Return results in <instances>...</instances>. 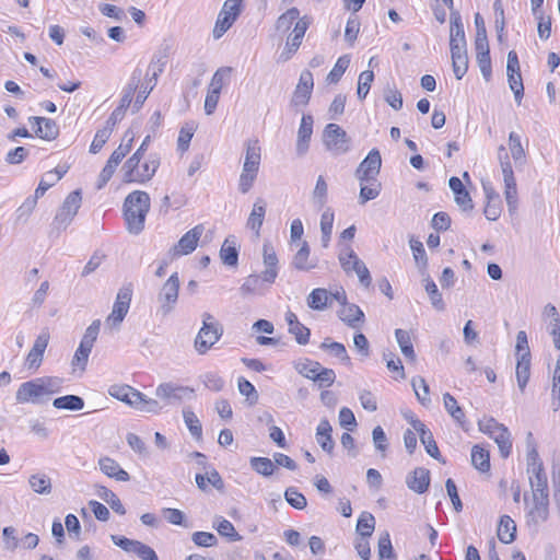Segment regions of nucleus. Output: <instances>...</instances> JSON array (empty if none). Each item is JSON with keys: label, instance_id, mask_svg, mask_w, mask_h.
I'll return each instance as SVG.
<instances>
[{"label": "nucleus", "instance_id": "obj_59", "mask_svg": "<svg viewBox=\"0 0 560 560\" xmlns=\"http://www.w3.org/2000/svg\"><path fill=\"white\" fill-rule=\"evenodd\" d=\"M101 327V320L95 319L91 323V325L85 329V332L80 341V346H83L90 350H92L94 342L97 339Z\"/></svg>", "mask_w": 560, "mask_h": 560}, {"label": "nucleus", "instance_id": "obj_22", "mask_svg": "<svg viewBox=\"0 0 560 560\" xmlns=\"http://www.w3.org/2000/svg\"><path fill=\"white\" fill-rule=\"evenodd\" d=\"M262 256L266 266V269L262 271V279L268 284H272L278 276V257L269 243L264 244Z\"/></svg>", "mask_w": 560, "mask_h": 560}, {"label": "nucleus", "instance_id": "obj_19", "mask_svg": "<svg viewBox=\"0 0 560 560\" xmlns=\"http://www.w3.org/2000/svg\"><path fill=\"white\" fill-rule=\"evenodd\" d=\"M49 342V332L44 330L42 331L37 338L35 339V342L30 350L27 357H26V365L28 369L37 370L43 361L44 352L48 346Z\"/></svg>", "mask_w": 560, "mask_h": 560}, {"label": "nucleus", "instance_id": "obj_4", "mask_svg": "<svg viewBox=\"0 0 560 560\" xmlns=\"http://www.w3.org/2000/svg\"><path fill=\"white\" fill-rule=\"evenodd\" d=\"M527 474L529 476V483L533 497H549L547 475L544 470V465L539 458L536 444L533 439L532 432L527 433Z\"/></svg>", "mask_w": 560, "mask_h": 560}, {"label": "nucleus", "instance_id": "obj_35", "mask_svg": "<svg viewBox=\"0 0 560 560\" xmlns=\"http://www.w3.org/2000/svg\"><path fill=\"white\" fill-rule=\"evenodd\" d=\"M52 406L56 409H65L70 411L82 410L84 407V400L82 397L77 395H66L57 397L52 400Z\"/></svg>", "mask_w": 560, "mask_h": 560}, {"label": "nucleus", "instance_id": "obj_26", "mask_svg": "<svg viewBox=\"0 0 560 560\" xmlns=\"http://www.w3.org/2000/svg\"><path fill=\"white\" fill-rule=\"evenodd\" d=\"M266 215V201L262 198H257L253 205L252 212L246 222V226L254 231L258 236L260 233V229L264 223V219Z\"/></svg>", "mask_w": 560, "mask_h": 560}, {"label": "nucleus", "instance_id": "obj_15", "mask_svg": "<svg viewBox=\"0 0 560 560\" xmlns=\"http://www.w3.org/2000/svg\"><path fill=\"white\" fill-rule=\"evenodd\" d=\"M223 335L222 325L208 326L206 323L199 329L195 338V349L199 354H205L215 345Z\"/></svg>", "mask_w": 560, "mask_h": 560}, {"label": "nucleus", "instance_id": "obj_58", "mask_svg": "<svg viewBox=\"0 0 560 560\" xmlns=\"http://www.w3.org/2000/svg\"><path fill=\"white\" fill-rule=\"evenodd\" d=\"M232 72L231 67H222L219 68L214 74L212 75L209 90H215L221 93L222 88L229 81L230 74Z\"/></svg>", "mask_w": 560, "mask_h": 560}, {"label": "nucleus", "instance_id": "obj_24", "mask_svg": "<svg viewBox=\"0 0 560 560\" xmlns=\"http://www.w3.org/2000/svg\"><path fill=\"white\" fill-rule=\"evenodd\" d=\"M408 488L416 493H424L430 485V471L427 468L418 467L406 478Z\"/></svg>", "mask_w": 560, "mask_h": 560}, {"label": "nucleus", "instance_id": "obj_33", "mask_svg": "<svg viewBox=\"0 0 560 560\" xmlns=\"http://www.w3.org/2000/svg\"><path fill=\"white\" fill-rule=\"evenodd\" d=\"M498 444L499 452L503 458L510 456L512 451V440L509 429L503 425L490 436Z\"/></svg>", "mask_w": 560, "mask_h": 560}, {"label": "nucleus", "instance_id": "obj_31", "mask_svg": "<svg viewBox=\"0 0 560 560\" xmlns=\"http://www.w3.org/2000/svg\"><path fill=\"white\" fill-rule=\"evenodd\" d=\"M515 522L509 515L501 516L498 525V538L500 541L503 544H511L515 539Z\"/></svg>", "mask_w": 560, "mask_h": 560}, {"label": "nucleus", "instance_id": "obj_1", "mask_svg": "<svg viewBox=\"0 0 560 560\" xmlns=\"http://www.w3.org/2000/svg\"><path fill=\"white\" fill-rule=\"evenodd\" d=\"M154 398L147 396L144 412L160 415L164 409L179 407L195 398V389L177 382L168 381L159 384Z\"/></svg>", "mask_w": 560, "mask_h": 560}, {"label": "nucleus", "instance_id": "obj_39", "mask_svg": "<svg viewBox=\"0 0 560 560\" xmlns=\"http://www.w3.org/2000/svg\"><path fill=\"white\" fill-rule=\"evenodd\" d=\"M217 532L230 541H240L242 536L235 530L234 525L222 516H217L213 522Z\"/></svg>", "mask_w": 560, "mask_h": 560}, {"label": "nucleus", "instance_id": "obj_34", "mask_svg": "<svg viewBox=\"0 0 560 560\" xmlns=\"http://www.w3.org/2000/svg\"><path fill=\"white\" fill-rule=\"evenodd\" d=\"M335 214L330 208H327L320 217L322 245L327 248L332 234Z\"/></svg>", "mask_w": 560, "mask_h": 560}, {"label": "nucleus", "instance_id": "obj_6", "mask_svg": "<svg viewBox=\"0 0 560 560\" xmlns=\"http://www.w3.org/2000/svg\"><path fill=\"white\" fill-rule=\"evenodd\" d=\"M160 164L161 159L158 153L149 154L141 165L140 162H137V164L129 166L128 159L122 165V180L124 183L144 184L154 176Z\"/></svg>", "mask_w": 560, "mask_h": 560}, {"label": "nucleus", "instance_id": "obj_16", "mask_svg": "<svg viewBox=\"0 0 560 560\" xmlns=\"http://www.w3.org/2000/svg\"><path fill=\"white\" fill-rule=\"evenodd\" d=\"M549 516V497H533V503L529 506L526 517L528 525L539 526L548 520Z\"/></svg>", "mask_w": 560, "mask_h": 560}, {"label": "nucleus", "instance_id": "obj_43", "mask_svg": "<svg viewBox=\"0 0 560 560\" xmlns=\"http://www.w3.org/2000/svg\"><path fill=\"white\" fill-rule=\"evenodd\" d=\"M423 281H424V289L430 298V302H431L432 306L438 312H443L445 310V303L442 299V294L440 293L435 282L430 277H427Z\"/></svg>", "mask_w": 560, "mask_h": 560}, {"label": "nucleus", "instance_id": "obj_7", "mask_svg": "<svg viewBox=\"0 0 560 560\" xmlns=\"http://www.w3.org/2000/svg\"><path fill=\"white\" fill-rule=\"evenodd\" d=\"M499 160L504 182V196L510 212H515L518 206L517 199V187L513 173V168L510 162V156L505 151V148L501 145L499 148Z\"/></svg>", "mask_w": 560, "mask_h": 560}, {"label": "nucleus", "instance_id": "obj_64", "mask_svg": "<svg viewBox=\"0 0 560 560\" xmlns=\"http://www.w3.org/2000/svg\"><path fill=\"white\" fill-rule=\"evenodd\" d=\"M91 351L92 350L79 345L71 361L73 371L77 369H79L81 372L85 371Z\"/></svg>", "mask_w": 560, "mask_h": 560}, {"label": "nucleus", "instance_id": "obj_23", "mask_svg": "<svg viewBox=\"0 0 560 560\" xmlns=\"http://www.w3.org/2000/svg\"><path fill=\"white\" fill-rule=\"evenodd\" d=\"M338 317L347 326L353 329L361 328L362 324L364 323V313L355 304L346 303L342 305V307L338 311Z\"/></svg>", "mask_w": 560, "mask_h": 560}, {"label": "nucleus", "instance_id": "obj_53", "mask_svg": "<svg viewBox=\"0 0 560 560\" xmlns=\"http://www.w3.org/2000/svg\"><path fill=\"white\" fill-rule=\"evenodd\" d=\"M375 527V518L374 516L369 512H363L358 520L357 523V532L361 535L363 538L370 537Z\"/></svg>", "mask_w": 560, "mask_h": 560}, {"label": "nucleus", "instance_id": "obj_11", "mask_svg": "<svg viewBox=\"0 0 560 560\" xmlns=\"http://www.w3.org/2000/svg\"><path fill=\"white\" fill-rule=\"evenodd\" d=\"M179 285L177 272L172 273L162 285L158 294V302L160 304L159 313L163 316L168 315L174 310L178 300Z\"/></svg>", "mask_w": 560, "mask_h": 560}, {"label": "nucleus", "instance_id": "obj_21", "mask_svg": "<svg viewBox=\"0 0 560 560\" xmlns=\"http://www.w3.org/2000/svg\"><path fill=\"white\" fill-rule=\"evenodd\" d=\"M313 117L311 115H303L301 119V124L298 130V140H296V153L300 156H303L310 147V141L313 133Z\"/></svg>", "mask_w": 560, "mask_h": 560}, {"label": "nucleus", "instance_id": "obj_46", "mask_svg": "<svg viewBox=\"0 0 560 560\" xmlns=\"http://www.w3.org/2000/svg\"><path fill=\"white\" fill-rule=\"evenodd\" d=\"M183 418L190 434L197 440L201 439L202 425L195 412L190 408H184Z\"/></svg>", "mask_w": 560, "mask_h": 560}, {"label": "nucleus", "instance_id": "obj_12", "mask_svg": "<svg viewBox=\"0 0 560 560\" xmlns=\"http://www.w3.org/2000/svg\"><path fill=\"white\" fill-rule=\"evenodd\" d=\"M108 394L122 401L132 408L144 412V405L147 404V395L137 390L129 385H112L108 388Z\"/></svg>", "mask_w": 560, "mask_h": 560}, {"label": "nucleus", "instance_id": "obj_8", "mask_svg": "<svg viewBox=\"0 0 560 560\" xmlns=\"http://www.w3.org/2000/svg\"><path fill=\"white\" fill-rule=\"evenodd\" d=\"M132 298V285L121 287L116 295L113 310L105 319V325L110 330H118L126 315L128 314Z\"/></svg>", "mask_w": 560, "mask_h": 560}, {"label": "nucleus", "instance_id": "obj_49", "mask_svg": "<svg viewBox=\"0 0 560 560\" xmlns=\"http://www.w3.org/2000/svg\"><path fill=\"white\" fill-rule=\"evenodd\" d=\"M220 258L222 262L226 266L234 267L238 262V252L233 244L230 243V240L226 238L220 249Z\"/></svg>", "mask_w": 560, "mask_h": 560}, {"label": "nucleus", "instance_id": "obj_61", "mask_svg": "<svg viewBox=\"0 0 560 560\" xmlns=\"http://www.w3.org/2000/svg\"><path fill=\"white\" fill-rule=\"evenodd\" d=\"M373 80H374L373 71L365 70L360 73L359 80H358V90H357V94L360 100H363L366 97Z\"/></svg>", "mask_w": 560, "mask_h": 560}, {"label": "nucleus", "instance_id": "obj_52", "mask_svg": "<svg viewBox=\"0 0 560 560\" xmlns=\"http://www.w3.org/2000/svg\"><path fill=\"white\" fill-rule=\"evenodd\" d=\"M294 369L302 376L314 381L315 375L319 369V362L310 359L299 360L294 363Z\"/></svg>", "mask_w": 560, "mask_h": 560}, {"label": "nucleus", "instance_id": "obj_42", "mask_svg": "<svg viewBox=\"0 0 560 560\" xmlns=\"http://www.w3.org/2000/svg\"><path fill=\"white\" fill-rule=\"evenodd\" d=\"M329 301V291L326 289H314L307 296L308 307L315 311H323L327 307Z\"/></svg>", "mask_w": 560, "mask_h": 560}, {"label": "nucleus", "instance_id": "obj_50", "mask_svg": "<svg viewBox=\"0 0 560 560\" xmlns=\"http://www.w3.org/2000/svg\"><path fill=\"white\" fill-rule=\"evenodd\" d=\"M328 186L324 177L320 175L317 178L315 188L312 194L313 203L322 209L327 202Z\"/></svg>", "mask_w": 560, "mask_h": 560}, {"label": "nucleus", "instance_id": "obj_62", "mask_svg": "<svg viewBox=\"0 0 560 560\" xmlns=\"http://www.w3.org/2000/svg\"><path fill=\"white\" fill-rule=\"evenodd\" d=\"M509 147L515 163L525 159V151L521 143V137L513 131L509 135Z\"/></svg>", "mask_w": 560, "mask_h": 560}, {"label": "nucleus", "instance_id": "obj_28", "mask_svg": "<svg viewBox=\"0 0 560 560\" xmlns=\"http://www.w3.org/2000/svg\"><path fill=\"white\" fill-rule=\"evenodd\" d=\"M265 284L268 283L264 281L262 273L260 276L249 275L241 285L240 292L243 296L255 294L261 295L265 293L266 290Z\"/></svg>", "mask_w": 560, "mask_h": 560}, {"label": "nucleus", "instance_id": "obj_27", "mask_svg": "<svg viewBox=\"0 0 560 560\" xmlns=\"http://www.w3.org/2000/svg\"><path fill=\"white\" fill-rule=\"evenodd\" d=\"M100 469L106 476L114 478L118 481H128L129 474L120 467V465L110 457H102L98 460Z\"/></svg>", "mask_w": 560, "mask_h": 560}, {"label": "nucleus", "instance_id": "obj_56", "mask_svg": "<svg viewBox=\"0 0 560 560\" xmlns=\"http://www.w3.org/2000/svg\"><path fill=\"white\" fill-rule=\"evenodd\" d=\"M411 385L413 387L415 394L418 398V400L423 405L428 406L431 402L430 399V389L429 385L427 384L425 380L423 377H415L411 382Z\"/></svg>", "mask_w": 560, "mask_h": 560}, {"label": "nucleus", "instance_id": "obj_45", "mask_svg": "<svg viewBox=\"0 0 560 560\" xmlns=\"http://www.w3.org/2000/svg\"><path fill=\"white\" fill-rule=\"evenodd\" d=\"M30 487L38 494H49L51 492V480L45 474H34L28 479Z\"/></svg>", "mask_w": 560, "mask_h": 560}, {"label": "nucleus", "instance_id": "obj_48", "mask_svg": "<svg viewBox=\"0 0 560 560\" xmlns=\"http://www.w3.org/2000/svg\"><path fill=\"white\" fill-rule=\"evenodd\" d=\"M249 465L253 470L264 477L271 476L276 468L273 462L268 457H252Z\"/></svg>", "mask_w": 560, "mask_h": 560}, {"label": "nucleus", "instance_id": "obj_2", "mask_svg": "<svg viewBox=\"0 0 560 560\" xmlns=\"http://www.w3.org/2000/svg\"><path fill=\"white\" fill-rule=\"evenodd\" d=\"M63 380L58 376H43L22 383L16 393L15 399L19 404H46L50 396L62 389Z\"/></svg>", "mask_w": 560, "mask_h": 560}, {"label": "nucleus", "instance_id": "obj_47", "mask_svg": "<svg viewBox=\"0 0 560 560\" xmlns=\"http://www.w3.org/2000/svg\"><path fill=\"white\" fill-rule=\"evenodd\" d=\"M476 59L483 79L490 81L492 75L490 49H476Z\"/></svg>", "mask_w": 560, "mask_h": 560}, {"label": "nucleus", "instance_id": "obj_18", "mask_svg": "<svg viewBox=\"0 0 560 560\" xmlns=\"http://www.w3.org/2000/svg\"><path fill=\"white\" fill-rule=\"evenodd\" d=\"M30 124L35 128V135L44 140H55L59 135V127L54 119L46 117H30Z\"/></svg>", "mask_w": 560, "mask_h": 560}, {"label": "nucleus", "instance_id": "obj_20", "mask_svg": "<svg viewBox=\"0 0 560 560\" xmlns=\"http://www.w3.org/2000/svg\"><path fill=\"white\" fill-rule=\"evenodd\" d=\"M411 425L412 429L419 433L420 441L424 445L427 453L433 457L434 459H440V451L436 445V442L434 441L433 434L431 431L425 427V424L420 421L419 419H411Z\"/></svg>", "mask_w": 560, "mask_h": 560}, {"label": "nucleus", "instance_id": "obj_30", "mask_svg": "<svg viewBox=\"0 0 560 560\" xmlns=\"http://www.w3.org/2000/svg\"><path fill=\"white\" fill-rule=\"evenodd\" d=\"M466 37L462 18L457 11L451 12L450 46L466 45Z\"/></svg>", "mask_w": 560, "mask_h": 560}, {"label": "nucleus", "instance_id": "obj_55", "mask_svg": "<svg viewBox=\"0 0 560 560\" xmlns=\"http://www.w3.org/2000/svg\"><path fill=\"white\" fill-rule=\"evenodd\" d=\"M300 16V10L298 8H290L283 14H281L276 22V30L287 32Z\"/></svg>", "mask_w": 560, "mask_h": 560}, {"label": "nucleus", "instance_id": "obj_10", "mask_svg": "<svg viewBox=\"0 0 560 560\" xmlns=\"http://www.w3.org/2000/svg\"><path fill=\"white\" fill-rule=\"evenodd\" d=\"M326 149L334 155H341L349 151L350 139L347 132L336 124H328L323 132Z\"/></svg>", "mask_w": 560, "mask_h": 560}, {"label": "nucleus", "instance_id": "obj_60", "mask_svg": "<svg viewBox=\"0 0 560 560\" xmlns=\"http://www.w3.org/2000/svg\"><path fill=\"white\" fill-rule=\"evenodd\" d=\"M81 201H82L81 191L74 190L66 197L65 201L62 202L61 208L68 214L75 217L78 213V210L81 207Z\"/></svg>", "mask_w": 560, "mask_h": 560}, {"label": "nucleus", "instance_id": "obj_13", "mask_svg": "<svg viewBox=\"0 0 560 560\" xmlns=\"http://www.w3.org/2000/svg\"><path fill=\"white\" fill-rule=\"evenodd\" d=\"M205 232L203 224H197L187 231L179 241L171 248L174 257L191 254L198 246V242Z\"/></svg>", "mask_w": 560, "mask_h": 560}, {"label": "nucleus", "instance_id": "obj_25", "mask_svg": "<svg viewBox=\"0 0 560 560\" xmlns=\"http://www.w3.org/2000/svg\"><path fill=\"white\" fill-rule=\"evenodd\" d=\"M448 186L455 195V202L463 211H468L474 208L471 197L458 177H451Z\"/></svg>", "mask_w": 560, "mask_h": 560}, {"label": "nucleus", "instance_id": "obj_32", "mask_svg": "<svg viewBox=\"0 0 560 560\" xmlns=\"http://www.w3.org/2000/svg\"><path fill=\"white\" fill-rule=\"evenodd\" d=\"M292 266L301 271H308L316 267V262L310 260V246L306 242L302 243L301 248L294 255Z\"/></svg>", "mask_w": 560, "mask_h": 560}, {"label": "nucleus", "instance_id": "obj_3", "mask_svg": "<svg viewBox=\"0 0 560 560\" xmlns=\"http://www.w3.org/2000/svg\"><path fill=\"white\" fill-rule=\"evenodd\" d=\"M124 217L127 231L138 235L144 229L147 214L150 210V196L142 190L130 192L124 202Z\"/></svg>", "mask_w": 560, "mask_h": 560}, {"label": "nucleus", "instance_id": "obj_14", "mask_svg": "<svg viewBox=\"0 0 560 560\" xmlns=\"http://www.w3.org/2000/svg\"><path fill=\"white\" fill-rule=\"evenodd\" d=\"M382 165V158L378 150L373 149L365 159L359 164L355 171V177L359 182L369 183L376 179Z\"/></svg>", "mask_w": 560, "mask_h": 560}, {"label": "nucleus", "instance_id": "obj_17", "mask_svg": "<svg viewBox=\"0 0 560 560\" xmlns=\"http://www.w3.org/2000/svg\"><path fill=\"white\" fill-rule=\"evenodd\" d=\"M127 154H128L127 145H119L110 154L107 163L105 164V166L103 167V170H102V172H101V174L98 176V180H97V185H96L97 189H102L108 183V180L114 175L117 166L119 165V163L122 161V159Z\"/></svg>", "mask_w": 560, "mask_h": 560}, {"label": "nucleus", "instance_id": "obj_5", "mask_svg": "<svg viewBox=\"0 0 560 560\" xmlns=\"http://www.w3.org/2000/svg\"><path fill=\"white\" fill-rule=\"evenodd\" d=\"M261 149L257 140H248L245 143V159L238 179V189L246 194L253 187L260 166Z\"/></svg>", "mask_w": 560, "mask_h": 560}, {"label": "nucleus", "instance_id": "obj_44", "mask_svg": "<svg viewBox=\"0 0 560 560\" xmlns=\"http://www.w3.org/2000/svg\"><path fill=\"white\" fill-rule=\"evenodd\" d=\"M471 464L481 472L488 471L490 469L489 452L475 445L471 450Z\"/></svg>", "mask_w": 560, "mask_h": 560}, {"label": "nucleus", "instance_id": "obj_29", "mask_svg": "<svg viewBox=\"0 0 560 560\" xmlns=\"http://www.w3.org/2000/svg\"><path fill=\"white\" fill-rule=\"evenodd\" d=\"M331 431L332 428L329 421L327 419H322L316 429V441L327 453H331L335 446L331 438Z\"/></svg>", "mask_w": 560, "mask_h": 560}, {"label": "nucleus", "instance_id": "obj_51", "mask_svg": "<svg viewBox=\"0 0 560 560\" xmlns=\"http://www.w3.org/2000/svg\"><path fill=\"white\" fill-rule=\"evenodd\" d=\"M475 25H476V39H475V48L476 49H486L489 48L487 30L485 25L483 18L480 13L475 14Z\"/></svg>", "mask_w": 560, "mask_h": 560}, {"label": "nucleus", "instance_id": "obj_41", "mask_svg": "<svg viewBox=\"0 0 560 560\" xmlns=\"http://www.w3.org/2000/svg\"><path fill=\"white\" fill-rule=\"evenodd\" d=\"M515 374L517 386L521 392H524L530 376V358H517Z\"/></svg>", "mask_w": 560, "mask_h": 560}, {"label": "nucleus", "instance_id": "obj_36", "mask_svg": "<svg viewBox=\"0 0 560 560\" xmlns=\"http://www.w3.org/2000/svg\"><path fill=\"white\" fill-rule=\"evenodd\" d=\"M395 337H396L397 343L400 348V351L405 355V358L415 362L416 361V352L413 349V345L411 342L409 331L404 330V329H396Z\"/></svg>", "mask_w": 560, "mask_h": 560}, {"label": "nucleus", "instance_id": "obj_40", "mask_svg": "<svg viewBox=\"0 0 560 560\" xmlns=\"http://www.w3.org/2000/svg\"><path fill=\"white\" fill-rule=\"evenodd\" d=\"M381 192V183L377 179H371L369 183L360 182L359 203L365 205L368 201L378 197Z\"/></svg>", "mask_w": 560, "mask_h": 560}, {"label": "nucleus", "instance_id": "obj_63", "mask_svg": "<svg viewBox=\"0 0 560 560\" xmlns=\"http://www.w3.org/2000/svg\"><path fill=\"white\" fill-rule=\"evenodd\" d=\"M287 502L296 510H303L307 505L306 498L295 488H288L284 492Z\"/></svg>", "mask_w": 560, "mask_h": 560}, {"label": "nucleus", "instance_id": "obj_57", "mask_svg": "<svg viewBox=\"0 0 560 560\" xmlns=\"http://www.w3.org/2000/svg\"><path fill=\"white\" fill-rule=\"evenodd\" d=\"M199 378L205 387L212 392H221L225 384L224 380L217 372H206Z\"/></svg>", "mask_w": 560, "mask_h": 560}, {"label": "nucleus", "instance_id": "obj_54", "mask_svg": "<svg viewBox=\"0 0 560 560\" xmlns=\"http://www.w3.org/2000/svg\"><path fill=\"white\" fill-rule=\"evenodd\" d=\"M156 78H158V72L154 71L152 77L147 81L145 85H143V84L141 85V89H140V91L136 97V101L133 103V106H132L133 113L138 112L141 108V106L143 105V103L145 102L150 92L153 90V88L156 84Z\"/></svg>", "mask_w": 560, "mask_h": 560}, {"label": "nucleus", "instance_id": "obj_38", "mask_svg": "<svg viewBox=\"0 0 560 560\" xmlns=\"http://www.w3.org/2000/svg\"><path fill=\"white\" fill-rule=\"evenodd\" d=\"M444 408L448 415L462 427L465 428V413L458 406L457 400L450 394L443 395Z\"/></svg>", "mask_w": 560, "mask_h": 560}, {"label": "nucleus", "instance_id": "obj_37", "mask_svg": "<svg viewBox=\"0 0 560 560\" xmlns=\"http://www.w3.org/2000/svg\"><path fill=\"white\" fill-rule=\"evenodd\" d=\"M97 495L102 500H104L110 506V509L114 512H116L117 514H119V515L126 514V509H125L124 504L121 503V501L119 500V498L107 487L100 486L97 488Z\"/></svg>", "mask_w": 560, "mask_h": 560}, {"label": "nucleus", "instance_id": "obj_9", "mask_svg": "<svg viewBox=\"0 0 560 560\" xmlns=\"http://www.w3.org/2000/svg\"><path fill=\"white\" fill-rule=\"evenodd\" d=\"M341 268L346 273L354 271L359 278L360 283L369 288L372 283L370 271L365 264L358 257L354 250L347 246L339 255Z\"/></svg>", "mask_w": 560, "mask_h": 560}]
</instances>
